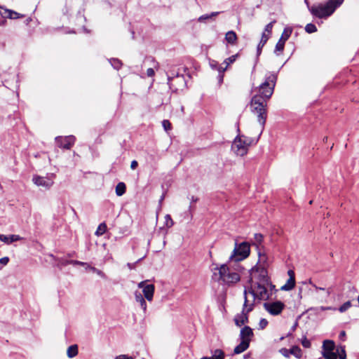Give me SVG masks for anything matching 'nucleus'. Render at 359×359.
<instances>
[{
	"mask_svg": "<svg viewBox=\"0 0 359 359\" xmlns=\"http://www.w3.org/2000/svg\"><path fill=\"white\" fill-rule=\"evenodd\" d=\"M268 325V321L265 318H262L259 321V328L263 330Z\"/></svg>",
	"mask_w": 359,
	"mask_h": 359,
	"instance_id": "79ce46f5",
	"label": "nucleus"
},
{
	"mask_svg": "<svg viewBox=\"0 0 359 359\" xmlns=\"http://www.w3.org/2000/svg\"><path fill=\"white\" fill-rule=\"evenodd\" d=\"M253 336L252 330L249 326L243 327L240 332V339L242 341L247 340L250 343L251 337Z\"/></svg>",
	"mask_w": 359,
	"mask_h": 359,
	"instance_id": "dca6fc26",
	"label": "nucleus"
},
{
	"mask_svg": "<svg viewBox=\"0 0 359 359\" xmlns=\"http://www.w3.org/2000/svg\"><path fill=\"white\" fill-rule=\"evenodd\" d=\"M309 283L310 285H311L312 286H313V285H315V284L312 282V280H311V279L309 280Z\"/></svg>",
	"mask_w": 359,
	"mask_h": 359,
	"instance_id": "052dcab7",
	"label": "nucleus"
},
{
	"mask_svg": "<svg viewBox=\"0 0 359 359\" xmlns=\"http://www.w3.org/2000/svg\"><path fill=\"white\" fill-rule=\"evenodd\" d=\"M305 31L309 33H314L317 31L316 26L314 24L309 23L305 27Z\"/></svg>",
	"mask_w": 359,
	"mask_h": 359,
	"instance_id": "72a5a7b5",
	"label": "nucleus"
},
{
	"mask_svg": "<svg viewBox=\"0 0 359 359\" xmlns=\"http://www.w3.org/2000/svg\"><path fill=\"white\" fill-rule=\"evenodd\" d=\"M290 355H294L296 358H299L302 356V351L298 346H293L290 349Z\"/></svg>",
	"mask_w": 359,
	"mask_h": 359,
	"instance_id": "c85d7f7f",
	"label": "nucleus"
},
{
	"mask_svg": "<svg viewBox=\"0 0 359 359\" xmlns=\"http://www.w3.org/2000/svg\"><path fill=\"white\" fill-rule=\"evenodd\" d=\"M180 81L184 82V77L183 76H180L178 74H177L176 77H171L170 75H168V84L169 85L170 88L172 89L173 90H177V88L175 86V81Z\"/></svg>",
	"mask_w": 359,
	"mask_h": 359,
	"instance_id": "f3484780",
	"label": "nucleus"
},
{
	"mask_svg": "<svg viewBox=\"0 0 359 359\" xmlns=\"http://www.w3.org/2000/svg\"><path fill=\"white\" fill-rule=\"evenodd\" d=\"M266 283H257L254 288L251 287L249 290H247V294L249 293L252 296L251 303L254 304L255 299L259 300L266 299L269 298L268 290L265 286Z\"/></svg>",
	"mask_w": 359,
	"mask_h": 359,
	"instance_id": "0eeeda50",
	"label": "nucleus"
},
{
	"mask_svg": "<svg viewBox=\"0 0 359 359\" xmlns=\"http://www.w3.org/2000/svg\"><path fill=\"white\" fill-rule=\"evenodd\" d=\"M192 208L191 205L189 206V210H191Z\"/></svg>",
	"mask_w": 359,
	"mask_h": 359,
	"instance_id": "774afa93",
	"label": "nucleus"
},
{
	"mask_svg": "<svg viewBox=\"0 0 359 359\" xmlns=\"http://www.w3.org/2000/svg\"><path fill=\"white\" fill-rule=\"evenodd\" d=\"M148 280H143L138 283V287L142 289V293L144 298L149 301L151 302L154 297V293L155 290V286L153 284H147Z\"/></svg>",
	"mask_w": 359,
	"mask_h": 359,
	"instance_id": "1a4fd4ad",
	"label": "nucleus"
},
{
	"mask_svg": "<svg viewBox=\"0 0 359 359\" xmlns=\"http://www.w3.org/2000/svg\"><path fill=\"white\" fill-rule=\"evenodd\" d=\"M327 139V137H325V138H323V140L326 141Z\"/></svg>",
	"mask_w": 359,
	"mask_h": 359,
	"instance_id": "69168bd1",
	"label": "nucleus"
},
{
	"mask_svg": "<svg viewBox=\"0 0 359 359\" xmlns=\"http://www.w3.org/2000/svg\"><path fill=\"white\" fill-rule=\"evenodd\" d=\"M299 296L302 298V288H299Z\"/></svg>",
	"mask_w": 359,
	"mask_h": 359,
	"instance_id": "bf43d9fd",
	"label": "nucleus"
},
{
	"mask_svg": "<svg viewBox=\"0 0 359 359\" xmlns=\"http://www.w3.org/2000/svg\"><path fill=\"white\" fill-rule=\"evenodd\" d=\"M323 355L325 359H337V354L334 351L323 352Z\"/></svg>",
	"mask_w": 359,
	"mask_h": 359,
	"instance_id": "473e14b6",
	"label": "nucleus"
},
{
	"mask_svg": "<svg viewBox=\"0 0 359 359\" xmlns=\"http://www.w3.org/2000/svg\"><path fill=\"white\" fill-rule=\"evenodd\" d=\"M210 358V359H224V353L221 349H216L214 351L212 356Z\"/></svg>",
	"mask_w": 359,
	"mask_h": 359,
	"instance_id": "bb28decb",
	"label": "nucleus"
},
{
	"mask_svg": "<svg viewBox=\"0 0 359 359\" xmlns=\"http://www.w3.org/2000/svg\"><path fill=\"white\" fill-rule=\"evenodd\" d=\"M238 54H236V55H231V57L226 58L224 61V64L225 65V67H220L219 68V72H224L228 67V66L231 64H232L233 62H234L238 57Z\"/></svg>",
	"mask_w": 359,
	"mask_h": 359,
	"instance_id": "412c9836",
	"label": "nucleus"
},
{
	"mask_svg": "<svg viewBox=\"0 0 359 359\" xmlns=\"http://www.w3.org/2000/svg\"><path fill=\"white\" fill-rule=\"evenodd\" d=\"M231 262L228 264H222L219 266H216L213 271V278L217 281H222L223 283L227 285H231L238 283L241 280L239 274L241 267L238 266L237 268H233Z\"/></svg>",
	"mask_w": 359,
	"mask_h": 359,
	"instance_id": "f03ea898",
	"label": "nucleus"
},
{
	"mask_svg": "<svg viewBox=\"0 0 359 359\" xmlns=\"http://www.w3.org/2000/svg\"><path fill=\"white\" fill-rule=\"evenodd\" d=\"M335 344L333 341L325 340L323 344V352L332 351L334 350Z\"/></svg>",
	"mask_w": 359,
	"mask_h": 359,
	"instance_id": "b1692460",
	"label": "nucleus"
},
{
	"mask_svg": "<svg viewBox=\"0 0 359 359\" xmlns=\"http://www.w3.org/2000/svg\"><path fill=\"white\" fill-rule=\"evenodd\" d=\"M57 146L60 148L69 149L75 142V137L73 135L62 137H57L55 138Z\"/></svg>",
	"mask_w": 359,
	"mask_h": 359,
	"instance_id": "9b49d317",
	"label": "nucleus"
},
{
	"mask_svg": "<svg viewBox=\"0 0 359 359\" xmlns=\"http://www.w3.org/2000/svg\"><path fill=\"white\" fill-rule=\"evenodd\" d=\"M201 359H210V357H203V358H202Z\"/></svg>",
	"mask_w": 359,
	"mask_h": 359,
	"instance_id": "680f3d73",
	"label": "nucleus"
},
{
	"mask_svg": "<svg viewBox=\"0 0 359 359\" xmlns=\"http://www.w3.org/2000/svg\"><path fill=\"white\" fill-rule=\"evenodd\" d=\"M191 200V202L196 203L198 201V198L195 196H192Z\"/></svg>",
	"mask_w": 359,
	"mask_h": 359,
	"instance_id": "6e6d98bb",
	"label": "nucleus"
},
{
	"mask_svg": "<svg viewBox=\"0 0 359 359\" xmlns=\"http://www.w3.org/2000/svg\"><path fill=\"white\" fill-rule=\"evenodd\" d=\"M164 198H165V196H164V194H163V195L161 196V197L160 200H159V203H162V201H163Z\"/></svg>",
	"mask_w": 359,
	"mask_h": 359,
	"instance_id": "4d7b16f0",
	"label": "nucleus"
},
{
	"mask_svg": "<svg viewBox=\"0 0 359 359\" xmlns=\"http://www.w3.org/2000/svg\"><path fill=\"white\" fill-rule=\"evenodd\" d=\"M313 287H315V289H316V290H325V288L318 287V286H316V285H313Z\"/></svg>",
	"mask_w": 359,
	"mask_h": 359,
	"instance_id": "864d4df0",
	"label": "nucleus"
},
{
	"mask_svg": "<svg viewBox=\"0 0 359 359\" xmlns=\"http://www.w3.org/2000/svg\"><path fill=\"white\" fill-rule=\"evenodd\" d=\"M127 359H134L133 357H129L127 355Z\"/></svg>",
	"mask_w": 359,
	"mask_h": 359,
	"instance_id": "e2e57ef3",
	"label": "nucleus"
},
{
	"mask_svg": "<svg viewBox=\"0 0 359 359\" xmlns=\"http://www.w3.org/2000/svg\"><path fill=\"white\" fill-rule=\"evenodd\" d=\"M327 139V137H325V138H323V140L326 141Z\"/></svg>",
	"mask_w": 359,
	"mask_h": 359,
	"instance_id": "338daca9",
	"label": "nucleus"
},
{
	"mask_svg": "<svg viewBox=\"0 0 359 359\" xmlns=\"http://www.w3.org/2000/svg\"><path fill=\"white\" fill-rule=\"evenodd\" d=\"M155 72H154V69L152 68H149L147 69V75L149 77H151L154 75Z\"/></svg>",
	"mask_w": 359,
	"mask_h": 359,
	"instance_id": "de8ad7c7",
	"label": "nucleus"
},
{
	"mask_svg": "<svg viewBox=\"0 0 359 359\" xmlns=\"http://www.w3.org/2000/svg\"><path fill=\"white\" fill-rule=\"evenodd\" d=\"M9 13L8 17L12 19H17L20 18V14L15 11H8Z\"/></svg>",
	"mask_w": 359,
	"mask_h": 359,
	"instance_id": "a19ab883",
	"label": "nucleus"
},
{
	"mask_svg": "<svg viewBox=\"0 0 359 359\" xmlns=\"http://www.w3.org/2000/svg\"><path fill=\"white\" fill-rule=\"evenodd\" d=\"M327 139V137H325V138H323V140L326 141Z\"/></svg>",
	"mask_w": 359,
	"mask_h": 359,
	"instance_id": "0e129e2a",
	"label": "nucleus"
},
{
	"mask_svg": "<svg viewBox=\"0 0 359 359\" xmlns=\"http://www.w3.org/2000/svg\"><path fill=\"white\" fill-rule=\"evenodd\" d=\"M269 39V34H266L265 32H263L262 34V38L260 40V42L259 43L257 46V55L261 54L262 48L264 47V46L267 42L268 39Z\"/></svg>",
	"mask_w": 359,
	"mask_h": 359,
	"instance_id": "4be33fe9",
	"label": "nucleus"
},
{
	"mask_svg": "<svg viewBox=\"0 0 359 359\" xmlns=\"http://www.w3.org/2000/svg\"><path fill=\"white\" fill-rule=\"evenodd\" d=\"M32 181L36 186L43 187L46 189L50 188L54 183L51 179L38 175L34 176Z\"/></svg>",
	"mask_w": 359,
	"mask_h": 359,
	"instance_id": "ddd939ff",
	"label": "nucleus"
},
{
	"mask_svg": "<svg viewBox=\"0 0 359 359\" xmlns=\"http://www.w3.org/2000/svg\"><path fill=\"white\" fill-rule=\"evenodd\" d=\"M165 226L168 228L171 227L174 222L170 217V215H166L165 217Z\"/></svg>",
	"mask_w": 359,
	"mask_h": 359,
	"instance_id": "e433bc0d",
	"label": "nucleus"
},
{
	"mask_svg": "<svg viewBox=\"0 0 359 359\" xmlns=\"http://www.w3.org/2000/svg\"><path fill=\"white\" fill-rule=\"evenodd\" d=\"M274 23H276V20H273V21L271 22L270 23L266 25V27H265L264 32H265L266 34H269V36L271 34V32H272V29H273Z\"/></svg>",
	"mask_w": 359,
	"mask_h": 359,
	"instance_id": "f704fd0d",
	"label": "nucleus"
},
{
	"mask_svg": "<svg viewBox=\"0 0 359 359\" xmlns=\"http://www.w3.org/2000/svg\"><path fill=\"white\" fill-rule=\"evenodd\" d=\"M345 337H346V332L345 331H341L339 334V338L341 339V340H345Z\"/></svg>",
	"mask_w": 359,
	"mask_h": 359,
	"instance_id": "8fccbe9b",
	"label": "nucleus"
},
{
	"mask_svg": "<svg viewBox=\"0 0 359 359\" xmlns=\"http://www.w3.org/2000/svg\"><path fill=\"white\" fill-rule=\"evenodd\" d=\"M254 237H255V241L257 244V247L259 250V248L258 245L262 243V242L263 241V236L261 233H255Z\"/></svg>",
	"mask_w": 359,
	"mask_h": 359,
	"instance_id": "4c0bfd02",
	"label": "nucleus"
},
{
	"mask_svg": "<svg viewBox=\"0 0 359 359\" xmlns=\"http://www.w3.org/2000/svg\"><path fill=\"white\" fill-rule=\"evenodd\" d=\"M280 353L285 357L288 358L290 355V349L283 348L280 350Z\"/></svg>",
	"mask_w": 359,
	"mask_h": 359,
	"instance_id": "37998d69",
	"label": "nucleus"
},
{
	"mask_svg": "<svg viewBox=\"0 0 359 359\" xmlns=\"http://www.w3.org/2000/svg\"><path fill=\"white\" fill-rule=\"evenodd\" d=\"M114 359H127L126 355H119L116 356Z\"/></svg>",
	"mask_w": 359,
	"mask_h": 359,
	"instance_id": "3c124183",
	"label": "nucleus"
},
{
	"mask_svg": "<svg viewBox=\"0 0 359 359\" xmlns=\"http://www.w3.org/2000/svg\"><path fill=\"white\" fill-rule=\"evenodd\" d=\"M252 278H256L257 276L259 278V283H268L267 278V271L266 268H253L251 272Z\"/></svg>",
	"mask_w": 359,
	"mask_h": 359,
	"instance_id": "f8f14e48",
	"label": "nucleus"
},
{
	"mask_svg": "<svg viewBox=\"0 0 359 359\" xmlns=\"http://www.w3.org/2000/svg\"><path fill=\"white\" fill-rule=\"evenodd\" d=\"M127 266L129 269H133L135 268V264L128 263Z\"/></svg>",
	"mask_w": 359,
	"mask_h": 359,
	"instance_id": "5fc2aeb1",
	"label": "nucleus"
},
{
	"mask_svg": "<svg viewBox=\"0 0 359 359\" xmlns=\"http://www.w3.org/2000/svg\"><path fill=\"white\" fill-rule=\"evenodd\" d=\"M351 306V302L348 301L345 303H344L339 308V311L341 312V313H344L345 312L346 310H348L350 307Z\"/></svg>",
	"mask_w": 359,
	"mask_h": 359,
	"instance_id": "c9c22d12",
	"label": "nucleus"
},
{
	"mask_svg": "<svg viewBox=\"0 0 359 359\" xmlns=\"http://www.w3.org/2000/svg\"><path fill=\"white\" fill-rule=\"evenodd\" d=\"M78 354V346L76 344L72 345L68 347L67 355L69 358H72Z\"/></svg>",
	"mask_w": 359,
	"mask_h": 359,
	"instance_id": "393cba45",
	"label": "nucleus"
},
{
	"mask_svg": "<svg viewBox=\"0 0 359 359\" xmlns=\"http://www.w3.org/2000/svg\"><path fill=\"white\" fill-rule=\"evenodd\" d=\"M88 268L94 273H96L98 276H100L102 278H105V274L100 270L93 267V266H88Z\"/></svg>",
	"mask_w": 359,
	"mask_h": 359,
	"instance_id": "58836bf2",
	"label": "nucleus"
},
{
	"mask_svg": "<svg viewBox=\"0 0 359 359\" xmlns=\"http://www.w3.org/2000/svg\"><path fill=\"white\" fill-rule=\"evenodd\" d=\"M344 0H328L326 4L313 6L310 8L311 13L319 18H324L330 16L339 7Z\"/></svg>",
	"mask_w": 359,
	"mask_h": 359,
	"instance_id": "7ed1b4c3",
	"label": "nucleus"
},
{
	"mask_svg": "<svg viewBox=\"0 0 359 359\" xmlns=\"http://www.w3.org/2000/svg\"><path fill=\"white\" fill-rule=\"evenodd\" d=\"M250 142L244 136L238 135L232 144L231 148L238 156L245 155L248 150Z\"/></svg>",
	"mask_w": 359,
	"mask_h": 359,
	"instance_id": "423d86ee",
	"label": "nucleus"
},
{
	"mask_svg": "<svg viewBox=\"0 0 359 359\" xmlns=\"http://www.w3.org/2000/svg\"><path fill=\"white\" fill-rule=\"evenodd\" d=\"M258 262L255 268H266L269 265V258L264 251H262L261 249L258 250Z\"/></svg>",
	"mask_w": 359,
	"mask_h": 359,
	"instance_id": "4468645a",
	"label": "nucleus"
},
{
	"mask_svg": "<svg viewBox=\"0 0 359 359\" xmlns=\"http://www.w3.org/2000/svg\"><path fill=\"white\" fill-rule=\"evenodd\" d=\"M162 126L165 131L171 129V123L168 120H163L162 121Z\"/></svg>",
	"mask_w": 359,
	"mask_h": 359,
	"instance_id": "ea45409f",
	"label": "nucleus"
},
{
	"mask_svg": "<svg viewBox=\"0 0 359 359\" xmlns=\"http://www.w3.org/2000/svg\"><path fill=\"white\" fill-rule=\"evenodd\" d=\"M9 262L8 257H4L0 259V264L6 265Z\"/></svg>",
	"mask_w": 359,
	"mask_h": 359,
	"instance_id": "49530a36",
	"label": "nucleus"
},
{
	"mask_svg": "<svg viewBox=\"0 0 359 359\" xmlns=\"http://www.w3.org/2000/svg\"><path fill=\"white\" fill-rule=\"evenodd\" d=\"M135 301L140 304L141 308L144 311V312H146L147 311V303L145 302L144 297L142 294V293L139 291L135 292Z\"/></svg>",
	"mask_w": 359,
	"mask_h": 359,
	"instance_id": "a211bd4d",
	"label": "nucleus"
},
{
	"mask_svg": "<svg viewBox=\"0 0 359 359\" xmlns=\"http://www.w3.org/2000/svg\"><path fill=\"white\" fill-rule=\"evenodd\" d=\"M302 344L305 348H309L311 346V342L309 340H308L306 338H304L302 341Z\"/></svg>",
	"mask_w": 359,
	"mask_h": 359,
	"instance_id": "c03bdc74",
	"label": "nucleus"
},
{
	"mask_svg": "<svg viewBox=\"0 0 359 359\" xmlns=\"http://www.w3.org/2000/svg\"><path fill=\"white\" fill-rule=\"evenodd\" d=\"M295 285V278H289L287 283L281 287V290L284 291L291 290Z\"/></svg>",
	"mask_w": 359,
	"mask_h": 359,
	"instance_id": "5701e85b",
	"label": "nucleus"
},
{
	"mask_svg": "<svg viewBox=\"0 0 359 359\" xmlns=\"http://www.w3.org/2000/svg\"><path fill=\"white\" fill-rule=\"evenodd\" d=\"M250 343L247 340L241 341V343L236 346L233 350L234 354H240L247 350L249 347Z\"/></svg>",
	"mask_w": 359,
	"mask_h": 359,
	"instance_id": "6ab92c4d",
	"label": "nucleus"
},
{
	"mask_svg": "<svg viewBox=\"0 0 359 359\" xmlns=\"http://www.w3.org/2000/svg\"><path fill=\"white\" fill-rule=\"evenodd\" d=\"M22 238L19 235L12 234V235H0V241L4 242V243L9 245L13 242H16L22 240Z\"/></svg>",
	"mask_w": 359,
	"mask_h": 359,
	"instance_id": "2eb2a0df",
	"label": "nucleus"
},
{
	"mask_svg": "<svg viewBox=\"0 0 359 359\" xmlns=\"http://www.w3.org/2000/svg\"><path fill=\"white\" fill-rule=\"evenodd\" d=\"M287 273H288V276H289L290 278H291V276L292 277H294V271L292 270H289L287 271Z\"/></svg>",
	"mask_w": 359,
	"mask_h": 359,
	"instance_id": "603ef678",
	"label": "nucleus"
},
{
	"mask_svg": "<svg viewBox=\"0 0 359 359\" xmlns=\"http://www.w3.org/2000/svg\"><path fill=\"white\" fill-rule=\"evenodd\" d=\"M106 231H107V225L104 222H102L98 226V227L95 231V234L97 236H102L106 232Z\"/></svg>",
	"mask_w": 359,
	"mask_h": 359,
	"instance_id": "c756f323",
	"label": "nucleus"
},
{
	"mask_svg": "<svg viewBox=\"0 0 359 359\" xmlns=\"http://www.w3.org/2000/svg\"><path fill=\"white\" fill-rule=\"evenodd\" d=\"M109 62L111 66L115 69L118 70L122 67V62L120 60L117 58H111L109 60Z\"/></svg>",
	"mask_w": 359,
	"mask_h": 359,
	"instance_id": "cd10ccee",
	"label": "nucleus"
},
{
	"mask_svg": "<svg viewBox=\"0 0 359 359\" xmlns=\"http://www.w3.org/2000/svg\"><path fill=\"white\" fill-rule=\"evenodd\" d=\"M285 305L280 301L273 302H266L264 304V308L272 316H278L285 309Z\"/></svg>",
	"mask_w": 359,
	"mask_h": 359,
	"instance_id": "6e6552de",
	"label": "nucleus"
},
{
	"mask_svg": "<svg viewBox=\"0 0 359 359\" xmlns=\"http://www.w3.org/2000/svg\"><path fill=\"white\" fill-rule=\"evenodd\" d=\"M72 264H74V265H81V266H86L88 268V264L86 262H80V261H76V260H74V261H72L71 262Z\"/></svg>",
	"mask_w": 359,
	"mask_h": 359,
	"instance_id": "a18cd8bd",
	"label": "nucleus"
},
{
	"mask_svg": "<svg viewBox=\"0 0 359 359\" xmlns=\"http://www.w3.org/2000/svg\"><path fill=\"white\" fill-rule=\"evenodd\" d=\"M276 79L277 76L271 74L266 78L264 82L252 89L255 94L251 98L250 109L257 116L262 130L264 128L267 118V103L273 95Z\"/></svg>",
	"mask_w": 359,
	"mask_h": 359,
	"instance_id": "f257e3e1",
	"label": "nucleus"
},
{
	"mask_svg": "<svg viewBox=\"0 0 359 359\" xmlns=\"http://www.w3.org/2000/svg\"><path fill=\"white\" fill-rule=\"evenodd\" d=\"M244 304L241 313L237 314L234 318L235 324L238 327H241L248 321V314L252 311L254 308V304L250 303V300L247 296V288L244 290Z\"/></svg>",
	"mask_w": 359,
	"mask_h": 359,
	"instance_id": "20e7f679",
	"label": "nucleus"
},
{
	"mask_svg": "<svg viewBox=\"0 0 359 359\" xmlns=\"http://www.w3.org/2000/svg\"><path fill=\"white\" fill-rule=\"evenodd\" d=\"M219 12H212L210 14L203 15L201 17H199L198 21L199 22H203V21H204L205 20L210 19V18H212L213 17L217 16V15H219Z\"/></svg>",
	"mask_w": 359,
	"mask_h": 359,
	"instance_id": "2f4dec72",
	"label": "nucleus"
},
{
	"mask_svg": "<svg viewBox=\"0 0 359 359\" xmlns=\"http://www.w3.org/2000/svg\"><path fill=\"white\" fill-rule=\"evenodd\" d=\"M326 291H327V296H329V295L330 294V293H331V290H330V288H328Z\"/></svg>",
	"mask_w": 359,
	"mask_h": 359,
	"instance_id": "13d9d810",
	"label": "nucleus"
},
{
	"mask_svg": "<svg viewBox=\"0 0 359 359\" xmlns=\"http://www.w3.org/2000/svg\"><path fill=\"white\" fill-rule=\"evenodd\" d=\"M292 29L289 27H286L284 29L281 36L278 41L277 42L275 48V53L280 52L282 53L284 50V46L285 41L290 38L292 34Z\"/></svg>",
	"mask_w": 359,
	"mask_h": 359,
	"instance_id": "9d476101",
	"label": "nucleus"
},
{
	"mask_svg": "<svg viewBox=\"0 0 359 359\" xmlns=\"http://www.w3.org/2000/svg\"><path fill=\"white\" fill-rule=\"evenodd\" d=\"M250 252V245L247 242L235 243V248L229 257L230 262H240L247 258Z\"/></svg>",
	"mask_w": 359,
	"mask_h": 359,
	"instance_id": "39448f33",
	"label": "nucleus"
},
{
	"mask_svg": "<svg viewBox=\"0 0 359 359\" xmlns=\"http://www.w3.org/2000/svg\"><path fill=\"white\" fill-rule=\"evenodd\" d=\"M126 189V184L123 182H119L116 187V194L121 196L125 194Z\"/></svg>",
	"mask_w": 359,
	"mask_h": 359,
	"instance_id": "a878e982",
	"label": "nucleus"
},
{
	"mask_svg": "<svg viewBox=\"0 0 359 359\" xmlns=\"http://www.w3.org/2000/svg\"><path fill=\"white\" fill-rule=\"evenodd\" d=\"M337 355L339 356V359H346V351H345V347L344 346H339L337 348Z\"/></svg>",
	"mask_w": 359,
	"mask_h": 359,
	"instance_id": "7c9ffc66",
	"label": "nucleus"
},
{
	"mask_svg": "<svg viewBox=\"0 0 359 359\" xmlns=\"http://www.w3.org/2000/svg\"><path fill=\"white\" fill-rule=\"evenodd\" d=\"M137 165H138L137 161L134 160L131 162L130 168H131V169L135 170L137 167Z\"/></svg>",
	"mask_w": 359,
	"mask_h": 359,
	"instance_id": "09e8293b",
	"label": "nucleus"
},
{
	"mask_svg": "<svg viewBox=\"0 0 359 359\" xmlns=\"http://www.w3.org/2000/svg\"><path fill=\"white\" fill-rule=\"evenodd\" d=\"M237 35L235 32L229 31L226 33L225 40L227 41V43L231 45H235L237 42Z\"/></svg>",
	"mask_w": 359,
	"mask_h": 359,
	"instance_id": "aec40b11",
	"label": "nucleus"
}]
</instances>
